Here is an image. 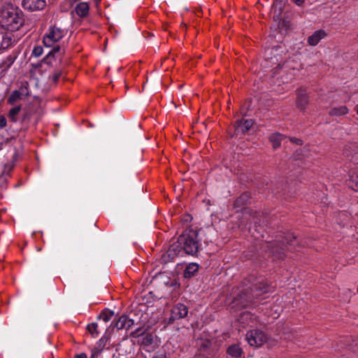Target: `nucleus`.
<instances>
[{
    "label": "nucleus",
    "mask_w": 358,
    "mask_h": 358,
    "mask_svg": "<svg viewBox=\"0 0 358 358\" xmlns=\"http://www.w3.org/2000/svg\"><path fill=\"white\" fill-rule=\"evenodd\" d=\"M134 324V320L126 315V329H129Z\"/></svg>",
    "instance_id": "32"
},
{
    "label": "nucleus",
    "mask_w": 358,
    "mask_h": 358,
    "mask_svg": "<svg viewBox=\"0 0 358 358\" xmlns=\"http://www.w3.org/2000/svg\"><path fill=\"white\" fill-rule=\"evenodd\" d=\"M282 6H283V3H282V2H281V1H280V3H275L274 4L275 10H276L277 8H278V9H279V11H280V10H281V9H282Z\"/></svg>",
    "instance_id": "37"
},
{
    "label": "nucleus",
    "mask_w": 358,
    "mask_h": 358,
    "mask_svg": "<svg viewBox=\"0 0 358 358\" xmlns=\"http://www.w3.org/2000/svg\"><path fill=\"white\" fill-rule=\"evenodd\" d=\"M297 245L296 236L293 234H287L282 243L278 240L268 242L266 243L265 248L269 250L272 256L280 259L285 257V248L293 250Z\"/></svg>",
    "instance_id": "3"
},
{
    "label": "nucleus",
    "mask_w": 358,
    "mask_h": 358,
    "mask_svg": "<svg viewBox=\"0 0 358 358\" xmlns=\"http://www.w3.org/2000/svg\"><path fill=\"white\" fill-rule=\"evenodd\" d=\"M249 199V195L247 193H244L241 194L234 202V206L236 208H240L242 206L246 204L247 201Z\"/></svg>",
    "instance_id": "22"
},
{
    "label": "nucleus",
    "mask_w": 358,
    "mask_h": 358,
    "mask_svg": "<svg viewBox=\"0 0 358 358\" xmlns=\"http://www.w3.org/2000/svg\"><path fill=\"white\" fill-rule=\"evenodd\" d=\"M357 115H358V108H357Z\"/></svg>",
    "instance_id": "45"
},
{
    "label": "nucleus",
    "mask_w": 358,
    "mask_h": 358,
    "mask_svg": "<svg viewBox=\"0 0 358 358\" xmlns=\"http://www.w3.org/2000/svg\"><path fill=\"white\" fill-rule=\"evenodd\" d=\"M113 315V311L106 310V311L102 312L100 317L102 318V320L105 322H108L111 319Z\"/></svg>",
    "instance_id": "27"
},
{
    "label": "nucleus",
    "mask_w": 358,
    "mask_h": 358,
    "mask_svg": "<svg viewBox=\"0 0 358 358\" xmlns=\"http://www.w3.org/2000/svg\"><path fill=\"white\" fill-rule=\"evenodd\" d=\"M250 315V313H248V312H244L243 313V317H248Z\"/></svg>",
    "instance_id": "42"
},
{
    "label": "nucleus",
    "mask_w": 358,
    "mask_h": 358,
    "mask_svg": "<svg viewBox=\"0 0 358 358\" xmlns=\"http://www.w3.org/2000/svg\"><path fill=\"white\" fill-rule=\"evenodd\" d=\"M100 1V0H96V1H97V2H98V1Z\"/></svg>",
    "instance_id": "46"
},
{
    "label": "nucleus",
    "mask_w": 358,
    "mask_h": 358,
    "mask_svg": "<svg viewBox=\"0 0 358 358\" xmlns=\"http://www.w3.org/2000/svg\"><path fill=\"white\" fill-rule=\"evenodd\" d=\"M60 50V47L59 45L55 46L48 54L47 59H50L51 58H54L55 57V54L58 53Z\"/></svg>",
    "instance_id": "28"
},
{
    "label": "nucleus",
    "mask_w": 358,
    "mask_h": 358,
    "mask_svg": "<svg viewBox=\"0 0 358 358\" xmlns=\"http://www.w3.org/2000/svg\"><path fill=\"white\" fill-rule=\"evenodd\" d=\"M303 152H304V151H307V149H306L305 148H303Z\"/></svg>",
    "instance_id": "44"
},
{
    "label": "nucleus",
    "mask_w": 358,
    "mask_h": 358,
    "mask_svg": "<svg viewBox=\"0 0 358 358\" xmlns=\"http://www.w3.org/2000/svg\"><path fill=\"white\" fill-rule=\"evenodd\" d=\"M177 256L183 257L184 255L176 243L171 245L167 252L162 255V262L165 264L168 263L173 261Z\"/></svg>",
    "instance_id": "8"
},
{
    "label": "nucleus",
    "mask_w": 358,
    "mask_h": 358,
    "mask_svg": "<svg viewBox=\"0 0 358 358\" xmlns=\"http://www.w3.org/2000/svg\"><path fill=\"white\" fill-rule=\"evenodd\" d=\"M46 3L45 0H23L22 6L24 9L29 10H40L44 8Z\"/></svg>",
    "instance_id": "10"
},
{
    "label": "nucleus",
    "mask_w": 358,
    "mask_h": 358,
    "mask_svg": "<svg viewBox=\"0 0 358 358\" xmlns=\"http://www.w3.org/2000/svg\"><path fill=\"white\" fill-rule=\"evenodd\" d=\"M8 59L9 60V62H10V63H13V62H14L15 58H14V57H11V56H9V57H8Z\"/></svg>",
    "instance_id": "41"
},
{
    "label": "nucleus",
    "mask_w": 358,
    "mask_h": 358,
    "mask_svg": "<svg viewBox=\"0 0 358 358\" xmlns=\"http://www.w3.org/2000/svg\"><path fill=\"white\" fill-rule=\"evenodd\" d=\"M177 243L183 255H196L201 246L198 231L194 229L185 230L178 238Z\"/></svg>",
    "instance_id": "2"
},
{
    "label": "nucleus",
    "mask_w": 358,
    "mask_h": 358,
    "mask_svg": "<svg viewBox=\"0 0 358 358\" xmlns=\"http://www.w3.org/2000/svg\"><path fill=\"white\" fill-rule=\"evenodd\" d=\"M197 346L201 350L206 351L211 346V341L209 339L200 338L196 341Z\"/></svg>",
    "instance_id": "21"
},
{
    "label": "nucleus",
    "mask_w": 358,
    "mask_h": 358,
    "mask_svg": "<svg viewBox=\"0 0 358 358\" xmlns=\"http://www.w3.org/2000/svg\"><path fill=\"white\" fill-rule=\"evenodd\" d=\"M283 139V136L280 134H273L270 136V141L273 143V148L277 149L280 146V143Z\"/></svg>",
    "instance_id": "17"
},
{
    "label": "nucleus",
    "mask_w": 358,
    "mask_h": 358,
    "mask_svg": "<svg viewBox=\"0 0 358 358\" xmlns=\"http://www.w3.org/2000/svg\"><path fill=\"white\" fill-rule=\"evenodd\" d=\"M155 336L152 334H142L141 343L145 346L152 345L154 343Z\"/></svg>",
    "instance_id": "20"
},
{
    "label": "nucleus",
    "mask_w": 358,
    "mask_h": 358,
    "mask_svg": "<svg viewBox=\"0 0 358 358\" xmlns=\"http://www.w3.org/2000/svg\"><path fill=\"white\" fill-rule=\"evenodd\" d=\"M152 358H166V357L164 353H157Z\"/></svg>",
    "instance_id": "38"
},
{
    "label": "nucleus",
    "mask_w": 358,
    "mask_h": 358,
    "mask_svg": "<svg viewBox=\"0 0 358 358\" xmlns=\"http://www.w3.org/2000/svg\"><path fill=\"white\" fill-rule=\"evenodd\" d=\"M17 91L22 97L29 96V90L26 85L21 86Z\"/></svg>",
    "instance_id": "29"
},
{
    "label": "nucleus",
    "mask_w": 358,
    "mask_h": 358,
    "mask_svg": "<svg viewBox=\"0 0 358 358\" xmlns=\"http://www.w3.org/2000/svg\"><path fill=\"white\" fill-rule=\"evenodd\" d=\"M199 270V265L196 263H190L189 264L183 273V275L185 278H189L194 276Z\"/></svg>",
    "instance_id": "15"
},
{
    "label": "nucleus",
    "mask_w": 358,
    "mask_h": 358,
    "mask_svg": "<svg viewBox=\"0 0 358 358\" xmlns=\"http://www.w3.org/2000/svg\"><path fill=\"white\" fill-rule=\"evenodd\" d=\"M98 324L97 323L93 322L87 325V329L92 334L93 337H96L99 332L97 331Z\"/></svg>",
    "instance_id": "26"
},
{
    "label": "nucleus",
    "mask_w": 358,
    "mask_h": 358,
    "mask_svg": "<svg viewBox=\"0 0 358 358\" xmlns=\"http://www.w3.org/2000/svg\"><path fill=\"white\" fill-rule=\"evenodd\" d=\"M115 327L117 329H126V315L120 316L115 323Z\"/></svg>",
    "instance_id": "25"
},
{
    "label": "nucleus",
    "mask_w": 358,
    "mask_h": 358,
    "mask_svg": "<svg viewBox=\"0 0 358 358\" xmlns=\"http://www.w3.org/2000/svg\"><path fill=\"white\" fill-rule=\"evenodd\" d=\"M21 110L20 106H16L10 109L8 116L10 121L15 122L17 120V115Z\"/></svg>",
    "instance_id": "18"
},
{
    "label": "nucleus",
    "mask_w": 358,
    "mask_h": 358,
    "mask_svg": "<svg viewBox=\"0 0 358 358\" xmlns=\"http://www.w3.org/2000/svg\"><path fill=\"white\" fill-rule=\"evenodd\" d=\"M152 293V292H149L148 293V294H147V296L150 297V296H151Z\"/></svg>",
    "instance_id": "43"
},
{
    "label": "nucleus",
    "mask_w": 358,
    "mask_h": 358,
    "mask_svg": "<svg viewBox=\"0 0 358 358\" xmlns=\"http://www.w3.org/2000/svg\"><path fill=\"white\" fill-rule=\"evenodd\" d=\"M61 75H62V71H56L52 76V80L56 83L60 78Z\"/></svg>",
    "instance_id": "34"
},
{
    "label": "nucleus",
    "mask_w": 358,
    "mask_h": 358,
    "mask_svg": "<svg viewBox=\"0 0 358 358\" xmlns=\"http://www.w3.org/2000/svg\"><path fill=\"white\" fill-rule=\"evenodd\" d=\"M187 313V307L182 303H178L171 308V315L168 319V323L173 324L176 320L185 317Z\"/></svg>",
    "instance_id": "6"
},
{
    "label": "nucleus",
    "mask_w": 358,
    "mask_h": 358,
    "mask_svg": "<svg viewBox=\"0 0 358 358\" xmlns=\"http://www.w3.org/2000/svg\"><path fill=\"white\" fill-rule=\"evenodd\" d=\"M106 341L105 338H101L96 343V346L92 350V354L90 358H97L102 352L105 345Z\"/></svg>",
    "instance_id": "13"
},
{
    "label": "nucleus",
    "mask_w": 358,
    "mask_h": 358,
    "mask_svg": "<svg viewBox=\"0 0 358 358\" xmlns=\"http://www.w3.org/2000/svg\"><path fill=\"white\" fill-rule=\"evenodd\" d=\"M227 352L234 357H239L242 354V350L238 345H233L228 348Z\"/></svg>",
    "instance_id": "19"
},
{
    "label": "nucleus",
    "mask_w": 358,
    "mask_h": 358,
    "mask_svg": "<svg viewBox=\"0 0 358 358\" xmlns=\"http://www.w3.org/2000/svg\"><path fill=\"white\" fill-rule=\"evenodd\" d=\"M301 156H306V155L305 153H303V149L297 150L295 152L294 157L296 159H301Z\"/></svg>",
    "instance_id": "31"
},
{
    "label": "nucleus",
    "mask_w": 358,
    "mask_h": 358,
    "mask_svg": "<svg viewBox=\"0 0 358 358\" xmlns=\"http://www.w3.org/2000/svg\"><path fill=\"white\" fill-rule=\"evenodd\" d=\"M291 141L298 145L301 144L302 141L299 138H292Z\"/></svg>",
    "instance_id": "40"
},
{
    "label": "nucleus",
    "mask_w": 358,
    "mask_h": 358,
    "mask_svg": "<svg viewBox=\"0 0 358 358\" xmlns=\"http://www.w3.org/2000/svg\"><path fill=\"white\" fill-rule=\"evenodd\" d=\"M7 124V120L3 115H0V129L4 128Z\"/></svg>",
    "instance_id": "33"
},
{
    "label": "nucleus",
    "mask_w": 358,
    "mask_h": 358,
    "mask_svg": "<svg viewBox=\"0 0 358 358\" xmlns=\"http://www.w3.org/2000/svg\"><path fill=\"white\" fill-rule=\"evenodd\" d=\"M296 6H301L305 3L306 0H292Z\"/></svg>",
    "instance_id": "36"
},
{
    "label": "nucleus",
    "mask_w": 358,
    "mask_h": 358,
    "mask_svg": "<svg viewBox=\"0 0 358 358\" xmlns=\"http://www.w3.org/2000/svg\"><path fill=\"white\" fill-rule=\"evenodd\" d=\"M23 97L20 95L17 90H14L10 94L8 99V103L10 105L15 104L19 100L22 99Z\"/></svg>",
    "instance_id": "23"
},
{
    "label": "nucleus",
    "mask_w": 358,
    "mask_h": 358,
    "mask_svg": "<svg viewBox=\"0 0 358 358\" xmlns=\"http://www.w3.org/2000/svg\"><path fill=\"white\" fill-rule=\"evenodd\" d=\"M325 36L326 33L324 31L317 30L308 37V43L309 45L315 46Z\"/></svg>",
    "instance_id": "12"
},
{
    "label": "nucleus",
    "mask_w": 358,
    "mask_h": 358,
    "mask_svg": "<svg viewBox=\"0 0 358 358\" xmlns=\"http://www.w3.org/2000/svg\"><path fill=\"white\" fill-rule=\"evenodd\" d=\"M74 10L78 16L83 17L87 15L90 7L87 3L80 2L76 5Z\"/></svg>",
    "instance_id": "14"
},
{
    "label": "nucleus",
    "mask_w": 358,
    "mask_h": 358,
    "mask_svg": "<svg viewBox=\"0 0 358 358\" xmlns=\"http://www.w3.org/2000/svg\"><path fill=\"white\" fill-rule=\"evenodd\" d=\"M24 24L22 13L13 7L0 10V26L8 31L18 30Z\"/></svg>",
    "instance_id": "1"
},
{
    "label": "nucleus",
    "mask_w": 358,
    "mask_h": 358,
    "mask_svg": "<svg viewBox=\"0 0 358 358\" xmlns=\"http://www.w3.org/2000/svg\"><path fill=\"white\" fill-rule=\"evenodd\" d=\"M253 124L252 120H238L234 126V133L231 136H238L248 132Z\"/></svg>",
    "instance_id": "7"
},
{
    "label": "nucleus",
    "mask_w": 358,
    "mask_h": 358,
    "mask_svg": "<svg viewBox=\"0 0 358 358\" xmlns=\"http://www.w3.org/2000/svg\"><path fill=\"white\" fill-rule=\"evenodd\" d=\"M43 54V48L41 46L35 47L32 51V55L35 57H40Z\"/></svg>",
    "instance_id": "30"
},
{
    "label": "nucleus",
    "mask_w": 358,
    "mask_h": 358,
    "mask_svg": "<svg viewBox=\"0 0 358 358\" xmlns=\"http://www.w3.org/2000/svg\"><path fill=\"white\" fill-rule=\"evenodd\" d=\"M246 340L251 346L259 347L267 340L266 335L262 331L254 329L246 334Z\"/></svg>",
    "instance_id": "5"
},
{
    "label": "nucleus",
    "mask_w": 358,
    "mask_h": 358,
    "mask_svg": "<svg viewBox=\"0 0 358 358\" xmlns=\"http://www.w3.org/2000/svg\"><path fill=\"white\" fill-rule=\"evenodd\" d=\"M75 358H87V355L85 353H80V354L76 355L75 356Z\"/></svg>",
    "instance_id": "39"
},
{
    "label": "nucleus",
    "mask_w": 358,
    "mask_h": 358,
    "mask_svg": "<svg viewBox=\"0 0 358 358\" xmlns=\"http://www.w3.org/2000/svg\"><path fill=\"white\" fill-rule=\"evenodd\" d=\"M248 281L251 283V286L248 288L250 291H262L268 289V284L262 278L250 277Z\"/></svg>",
    "instance_id": "9"
},
{
    "label": "nucleus",
    "mask_w": 358,
    "mask_h": 358,
    "mask_svg": "<svg viewBox=\"0 0 358 358\" xmlns=\"http://www.w3.org/2000/svg\"><path fill=\"white\" fill-rule=\"evenodd\" d=\"M348 113V109L345 106H341L338 107L334 108L330 110L329 114L331 115L340 116L345 115Z\"/></svg>",
    "instance_id": "16"
},
{
    "label": "nucleus",
    "mask_w": 358,
    "mask_h": 358,
    "mask_svg": "<svg viewBox=\"0 0 358 358\" xmlns=\"http://www.w3.org/2000/svg\"><path fill=\"white\" fill-rule=\"evenodd\" d=\"M308 103L307 93L305 90L300 89L297 91L296 104L300 110H304Z\"/></svg>",
    "instance_id": "11"
},
{
    "label": "nucleus",
    "mask_w": 358,
    "mask_h": 358,
    "mask_svg": "<svg viewBox=\"0 0 358 358\" xmlns=\"http://www.w3.org/2000/svg\"><path fill=\"white\" fill-rule=\"evenodd\" d=\"M12 38L9 35H6L3 37L2 41L0 43V50L6 49L12 45Z\"/></svg>",
    "instance_id": "24"
},
{
    "label": "nucleus",
    "mask_w": 358,
    "mask_h": 358,
    "mask_svg": "<svg viewBox=\"0 0 358 358\" xmlns=\"http://www.w3.org/2000/svg\"><path fill=\"white\" fill-rule=\"evenodd\" d=\"M351 180L353 182L355 183V188H356V190L358 191V176H352L351 177Z\"/></svg>",
    "instance_id": "35"
},
{
    "label": "nucleus",
    "mask_w": 358,
    "mask_h": 358,
    "mask_svg": "<svg viewBox=\"0 0 358 358\" xmlns=\"http://www.w3.org/2000/svg\"><path fill=\"white\" fill-rule=\"evenodd\" d=\"M65 31L56 26L49 28L48 32L43 37V43L46 47H51L55 43L64 37Z\"/></svg>",
    "instance_id": "4"
}]
</instances>
